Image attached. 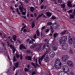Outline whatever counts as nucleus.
Listing matches in <instances>:
<instances>
[{"label": "nucleus", "mask_w": 75, "mask_h": 75, "mask_svg": "<svg viewBox=\"0 0 75 75\" xmlns=\"http://www.w3.org/2000/svg\"><path fill=\"white\" fill-rule=\"evenodd\" d=\"M63 75H69V74L67 73H65Z\"/></svg>", "instance_id": "obj_53"}, {"label": "nucleus", "mask_w": 75, "mask_h": 75, "mask_svg": "<svg viewBox=\"0 0 75 75\" xmlns=\"http://www.w3.org/2000/svg\"><path fill=\"white\" fill-rule=\"evenodd\" d=\"M36 34L38 37H39V36H40V32L39 31V30H37Z\"/></svg>", "instance_id": "obj_24"}, {"label": "nucleus", "mask_w": 75, "mask_h": 75, "mask_svg": "<svg viewBox=\"0 0 75 75\" xmlns=\"http://www.w3.org/2000/svg\"><path fill=\"white\" fill-rule=\"evenodd\" d=\"M50 57L51 58H53L55 57V52H54L53 51H52L50 52Z\"/></svg>", "instance_id": "obj_10"}, {"label": "nucleus", "mask_w": 75, "mask_h": 75, "mask_svg": "<svg viewBox=\"0 0 75 75\" xmlns=\"http://www.w3.org/2000/svg\"><path fill=\"white\" fill-rule=\"evenodd\" d=\"M34 15L36 17H37V14L36 13H35L34 14Z\"/></svg>", "instance_id": "obj_59"}, {"label": "nucleus", "mask_w": 75, "mask_h": 75, "mask_svg": "<svg viewBox=\"0 0 75 75\" xmlns=\"http://www.w3.org/2000/svg\"><path fill=\"white\" fill-rule=\"evenodd\" d=\"M58 24L55 23H54L52 25V27H53L54 28V29H56L57 27H58Z\"/></svg>", "instance_id": "obj_17"}, {"label": "nucleus", "mask_w": 75, "mask_h": 75, "mask_svg": "<svg viewBox=\"0 0 75 75\" xmlns=\"http://www.w3.org/2000/svg\"><path fill=\"white\" fill-rule=\"evenodd\" d=\"M64 75V73L63 71L60 72L59 74L58 75Z\"/></svg>", "instance_id": "obj_34"}, {"label": "nucleus", "mask_w": 75, "mask_h": 75, "mask_svg": "<svg viewBox=\"0 0 75 75\" xmlns=\"http://www.w3.org/2000/svg\"><path fill=\"white\" fill-rule=\"evenodd\" d=\"M30 41V39H27V40H26V42H29V41Z\"/></svg>", "instance_id": "obj_57"}, {"label": "nucleus", "mask_w": 75, "mask_h": 75, "mask_svg": "<svg viewBox=\"0 0 75 75\" xmlns=\"http://www.w3.org/2000/svg\"><path fill=\"white\" fill-rule=\"evenodd\" d=\"M53 51H57V47L54 46L52 48Z\"/></svg>", "instance_id": "obj_32"}, {"label": "nucleus", "mask_w": 75, "mask_h": 75, "mask_svg": "<svg viewBox=\"0 0 75 75\" xmlns=\"http://www.w3.org/2000/svg\"><path fill=\"white\" fill-rule=\"evenodd\" d=\"M62 40H63L65 42V41H66L67 40V39L68 38H67V36H64L62 38Z\"/></svg>", "instance_id": "obj_23"}, {"label": "nucleus", "mask_w": 75, "mask_h": 75, "mask_svg": "<svg viewBox=\"0 0 75 75\" xmlns=\"http://www.w3.org/2000/svg\"><path fill=\"white\" fill-rule=\"evenodd\" d=\"M26 31H26V29H24L23 30V32H26Z\"/></svg>", "instance_id": "obj_63"}, {"label": "nucleus", "mask_w": 75, "mask_h": 75, "mask_svg": "<svg viewBox=\"0 0 75 75\" xmlns=\"http://www.w3.org/2000/svg\"><path fill=\"white\" fill-rule=\"evenodd\" d=\"M32 41H33V42H34L35 41V40H34V39H32Z\"/></svg>", "instance_id": "obj_64"}, {"label": "nucleus", "mask_w": 75, "mask_h": 75, "mask_svg": "<svg viewBox=\"0 0 75 75\" xmlns=\"http://www.w3.org/2000/svg\"><path fill=\"white\" fill-rule=\"evenodd\" d=\"M38 60H37V59H36L35 60V63H34V62H33L31 63V64H32L35 68H37V67H40V66L38 65Z\"/></svg>", "instance_id": "obj_2"}, {"label": "nucleus", "mask_w": 75, "mask_h": 75, "mask_svg": "<svg viewBox=\"0 0 75 75\" xmlns=\"http://www.w3.org/2000/svg\"><path fill=\"white\" fill-rule=\"evenodd\" d=\"M52 22H48L47 23V25H52Z\"/></svg>", "instance_id": "obj_40"}, {"label": "nucleus", "mask_w": 75, "mask_h": 75, "mask_svg": "<svg viewBox=\"0 0 75 75\" xmlns=\"http://www.w3.org/2000/svg\"><path fill=\"white\" fill-rule=\"evenodd\" d=\"M72 14L75 16V9H74V11L72 12Z\"/></svg>", "instance_id": "obj_50"}, {"label": "nucleus", "mask_w": 75, "mask_h": 75, "mask_svg": "<svg viewBox=\"0 0 75 75\" xmlns=\"http://www.w3.org/2000/svg\"><path fill=\"white\" fill-rule=\"evenodd\" d=\"M35 27V22H33L32 24V28H33Z\"/></svg>", "instance_id": "obj_28"}, {"label": "nucleus", "mask_w": 75, "mask_h": 75, "mask_svg": "<svg viewBox=\"0 0 75 75\" xmlns=\"http://www.w3.org/2000/svg\"><path fill=\"white\" fill-rule=\"evenodd\" d=\"M16 36L15 35H14L13 37V39H11L10 40L12 42H13L14 41L13 40H14L15 41H16L17 40L16 39Z\"/></svg>", "instance_id": "obj_16"}, {"label": "nucleus", "mask_w": 75, "mask_h": 75, "mask_svg": "<svg viewBox=\"0 0 75 75\" xmlns=\"http://www.w3.org/2000/svg\"><path fill=\"white\" fill-rule=\"evenodd\" d=\"M72 11H73L72 10H70L68 11V13H72Z\"/></svg>", "instance_id": "obj_41"}, {"label": "nucleus", "mask_w": 75, "mask_h": 75, "mask_svg": "<svg viewBox=\"0 0 75 75\" xmlns=\"http://www.w3.org/2000/svg\"><path fill=\"white\" fill-rule=\"evenodd\" d=\"M32 42V41L30 40L29 42V44H30Z\"/></svg>", "instance_id": "obj_58"}, {"label": "nucleus", "mask_w": 75, "mask_h": 75, "mask_svg": "<svg viewBox=\"0 0 75 75\" xmlns=\"http://www.w3.org/2000/svg\"><path fill=\"white\" fill-rule=\"evenodd\" d=\"M70 18H74V16L73 15H70Z\"/></svg>", "instance_id": "obj_44"}, {"label": "nucleus", "mask_w": 75, "mask_h": 75, "mask_svg": "<svg viewBox=\"0 0 75 75\" xmlns=\"http://www.w3.org/2000/svg\"><path fill=\"white\" fill-rule=\"evenodd\" d=\"M44 2V0H41V4Z\"/></svg>", "instance_id": "obj_61"}, {"label": "nucleus", "mask_w": 75, "mask_h": 75, "mask_svg": "<svg viewBox=\"0 0 75 75\" xmlns=\"http://www.w3.org/2000/svg\"><path fill=\"white\" fill-rule=\"evenodd\" d=\"M44 60L45 62H48L50 61V57L48 56H46L44 57Z\"/></svg>", "instance_id": "obj_8"}, {"label": "nucleus", "mask_w": 75, "mask_h": 75, "mask_svg": "<svg viewBox=\"0 0 75 75\" xmlns=\"http://www.w3.org/2000/svg\"><path fill=\"white\" fill-rule=\"evenodd\" d=\"M55 64H62V63L61 62L60 59L59 58H57L55 60Z\"/></svg>", "instance_id": "obj_11"}, {"label": "nucleus", "mask_w": 75, "mask_h": 75, "mask_svg": "<svg viewBox=\"0 0 75 75\" xmlns=\"http://www.w3.org/2000/svg\"><path fill=\"white\" fill-rule=\"evenodd\" d=\"M43 14H44L43 13H42L41 14L39 15L38 16V17H37V20H38V18H40V17H41V16H42L43 15Z\"/></svg>", "instance_id": "obj_27"}, {"label": "nucleus", "mask_w": 75, "mask_h": 75, "mask_svg": "<svg viewBox=\"0 0 75 75\" xmlns=\"http://www.w3.org/2000/svg\"><path fill=\"white\" fill-rule=\"evenodd\" d=\"M22 1H25V2L26 3H28L30 2V0H22Z\"/></svg>", "instance_id": "obj_33"}, {"label": "nucleus", "mask_w": 75, "mask_h": 75, "mask_svg": "<svg viewBox=\"0 0 75 75\" xmlns=\"http://www.w3.org/2000/svg\"><path fill=\"white\" fill-rule=\"evenodd\" d=\"M20 3L22 7H21L20 6L19 9L21 11V12H22V14L23 15H24L25 16V14H26V10H25V9L23 8V2L21 1L20 2Z\"/></svg>", "instance_id": "obj_1"}, {"label": "nucleus", "mask_w": 75, "mask_h": 75, "mask_svg": "<svg viewBox=\"0 0 75 75\" xmlns=\"http://www.w3.org/2000/svg\"><path fill=\"white\" fill-rule=\"evenodd\" d=\"M58 0L59 3H62V0Z\"/></svg>", "instance_id": "obj_51"}, {"label": "nucleus", "mask_w": 75, "mask_h": 75, "mask_svg": "<svg viewBox=\"0 0 75 75\" xmlns=\"http://www.w3.org/2000/svg\"><path fill=\"white\" fill-rule=\"evenodd\" d=\"M52 19H53L54 20L56 19V17L54 15H52L51 18Z\"/></svg>", "instance_id": "obj_36"}, {"label": "nucleus", "mask_w": 75, "mask_h": 75, "mask_svg": "<svg viewBox=\"0 0 75 75\" xmlns=\"http://www.w3.org/2000/svg\"><path fill=\"white\" fill-rule=\"evenodd\" d=\"M16 11H17V12L19 14H20V12H19L18 11V8H17L16 9Z\"/></svg>", "instance_id": "obj_46"}, {"label": "nucleus", "mask_w": 75, "mask_h": 75, "mask_svg": "<svg viewBox=\"0 0 75 75\" xmlns=\"http://www.w3.org/2000/svg\"><path fill=\"white\" fill-rule=\"evenodd\" d=\"M68 45L66 43L62 45V48L63 50H66L68 49Z\"/></svg>", "instance_id": "obj_9"}, {"label": "nucleus", "mask_w": 75, "mask_h": 75, "mask_svg": "<svg viewBox=\"0 0 75 75\" xmlns=\"http://www.w3.org/2000/svg\"><path fill=\"white\" fill-rule=\"evenodd\" d=\"M60 6L61 8H62L63 10L64 11H67V9H66L65 8V7H66V5L65 4H60Z\"/></svg>", "instance_id": "obj_12"}, {"label": "nucleus", "mask_w": 75, "mask_h": 75, "mask_svg": "<svg viewBox=\"0 0 75 75\" xmlns=\"http://www.w3.org/2000/svg\"><path fill=\"white\" fill-rule=\"evenodd\" d=\"M50 29L51 30V32L52 33H54V30H53V28H52V27L51 26Z\"/></svg>", "instance_id": "obj_31"}, {"label": "nucleus", "mask_w": 75, "mask_h": 75, "mask_svg": "<svg viewBox=\"0 0 75 75\" xmlns=\"http://www.w3.org/2000/svg\"><path fill=\"white\" fill-rule=\"evenodd\" d=\"M59 42L60 44H64V43L65 42L62 39V38L61 39L59 40Z\"/></svg>", "instance_id": "obj_22"}, {"label": "nucleus", "mask_w": 75, "mask_h": 75, "mask_svg": "<svg viewBox=\"0 0 75 75\" xmlns=\"http://www.w3.org/2000/svg\"><path fill=\"white\" fill-rule=\"evenodd\" d=\"M27 68H28V69H30V68H31V66L30 65V64H28L27 65Z\"/></svg>", "instance_id": "obj_38"}, {"label": "nucleus", "mask_w": 75, "mask_h": 75, "mask_svg": "<svg viewBox=\"0 0 75 75\" xmlns=\"http://www.w3.org/2000/svg\"><path fill=\"white\" fill-rule=\"evenodd\" d=\"M62 58V62H66L69 59V56L67 55L63 56Z\"/></svg>", "instance_id": "obj_3"}, {"label": "nucleus", "mask_w": 75, "mask_h": 75, "mask_svg": "<svg viewBox=\"0 0 75 75\" xmlns=\"http://www.w3.org/2000/svg\"><path fill=\"white\" fill-rule=\"evenodd\" d=\"M67 64L70 67H73V63L70 60H68L67 61Z\"/></svg>", "instance_id": "obj_7"}, {"label": "nucleus", "mask_w": 75, "mask_h": 75, "mask_svg": "<svg viewBox=\"0 0 75 75\" xmlns=\"http://www.w3.org/2000/svg\"><path fill=\"white\" fill-rule=\"evenodd\" d=\"M18 65H19V62H17L16 63L15 65V67H16V68H18Z\"/></svg>", "instance_id": "obj_30"}, {"label": "nucleus", "mask_w": 75, "mask_h": 75, "mask_svg": "<svg viewBox=\"0 0 75 75\" xmlns=\"http://www.w3.org/2000/svg\"><path fill=\"white\" fill-rule=\"evenodd\" d=\"M25 59H28V61H31L32 59V58L31 56H26L25 57Z\"/></svg>", "instance_id": "obj_19"}, {"label": "nucleus", "mask_w": 75, "mask_h": 75, "mask_svg": "<svg viewBox=\"0 0 75 75\" xmlns=\"http://www.w3.org/2000/svg\"><path fill=\"white\" fill-rule=\"evenodd\" d=\"M33 72V70H32L30 71V72L31 74H32Z\"/></svg>", "instance_id": "obj_56"}, {"label": "nucleus", "mask_w": 75, "mask_h": 75, "mask_svg": "<svg viewBox=\"0 0 75 75\" xmlns=\"http://www.w3.org/2000/svg\"><path fill=\"white\" fill-rule=\"evenodd\" d=\"M61 65L62 63L60 64H55V67L57 69H61Z\"/></svg>", "instance_id": "obj_5"}, {"label": "nucleus", "mask_w": 75, "mask_h": 75, "mask_svg": "<svg viewBox=\"0 0 75 75\" xmlns=\"http://www.w3.org/2000/svg\"><path fill=\"white\" fill-rule=\"evenodd\" d=\"M59 35V34L57 33H55L54 34L53 36L54 38H56L58 35Z\"/></svg>", "instance_id": "obj_25"}, {"label": "nucleus", "mask_w": 75, "mask_h": 75, "mask_svg": "<svg viewBox=\"0 0 75 75\" xmlns=\"http://www.w3.org/2000/svg\"><path fill=\"white\" fill-rule=\"evenodd\" d=\"M27 54H29L30 53V50H27L26 51Z\"/></svg>", "instance_id": "obj_47"}, {"label": "nucleus", "mask_w": 75, "mask_h": 75, "mask_svg": "<svg viewBox=\"0 0 75 75\" xmlns=\"http://www.w3.org/2000/svg\"><path fill=\"white\" fill-rule=\"evenodd\" d=\"M16 58H19V57H20V55H19V54H16Z\"/></svg>", "instance_id": "obj_49"}, {"label": "nucleus", "mask_w": 75, "mask_h": 75, "mask_svg": "<svg viewBox=\"0 0 75 75\" xmlns=\"http://www.w3.org/2000/svg\"><path fill=\"white\" fill-rule=\"evenodd\" d=\"M30 11H31V12H33V11H34V8L33 7H31L30 8Z\"/></svg>", "instance_id": "obj_29"}, {"label": "nucleus", "mask_w": 75, "mask_h": 75, "mask_svg": "<svg viewBox=\"0 0 75 75\" xmlns=\"http://www.w3.org/2000/svg\"><path fill=\"white\" fill-rule=\"evenodd\" d=\"M44 56H43L41 58H40L38 60V63L39 65H41V62L43 60V58H44Z\"/></svg>", "instance_id": "obj_14"}, {"label": "nucleus", "mask_w": 75, "mask_h": 75, "mask_svg": "<svg viewBox=\"0 0 75 75\" xmlns=\"http://www.w3.org/2000/svg\"><path fill=\"white\" fill-rule=\"evenodd\" d=\"M10 47L11 48V49H14V47L13 46V45H10Z\"/></svg>", "instance_id": "obj_42"}, {"label": "nucleus", "mask_w": 75, "mask_h": 75, "mask_svg": "<svg viewBox=\"0 0 75 75\" xmlns=\"http://www.w3.org/2000/svg\"><path fill=\"white\" fill-rule=\"evenodd\" d=\"M67 32V31L65 30H64L60 34H61L62 35H64V34H65V33Z\"/></svg>", "instance_id": "obj_26"}, {"label": "nucleus", "mask_w": 75, "mask_h": 75, "mask_svg": "<svg viewBox=\"0 0 75 75\" xmlns=\"http://www.w3.org/2000/svg\"><path fill=\"white\" fill-rule=\"evenodd\" d=\"M33 38L35 39L37 38V35L36 34H35V35L33 36Z\"/></svg>", "instance_id": "obj_37"}, {"label": "nucleus", "mask_w": 75, "mask_h": 75, "mask_svg": "<svg viewBox=\"0 0 75 75\" xmlns=\"http://www.w3.org/2000/svg\"><path fill=\"white\" fill-rule=\"evenodd\" d=\"M46 14L48 17H50L52 16V14L50 12H46Z\"/></svg>", "instance_id": "obj_21"}, {"label": "nucleus", "mask_w": 75, "mask_h": 75, "mask_svg": "<svg viewBox=\"0 0 75 75\" xmlns=\"http://www.w3.org/2000/svg\"><path fill=\"white\" fill-rule=\"evenodd\" d=\"M20 59L21 60L23 59V56H22V54H21L20 55Z\"/></svg>", "instance_id": "obj_52"}, {"label": "nucleus", "mask_w": 75, "mask_h": 75, "mask_svg": "<svg viewBox=\"0 0 75 75\" xmlns=\"http://www.w3.org/2000/svg\"><path fill=\"white\" fill-rule=\"evenodd\" d=\"M69 68L67 66H64L63 67V71L65 72V73H67L69 71Z\"/></svg>", "instance_id": "obj_4"}, {"label": "nucleus", "mask_w": 75, "mask_h": 75, "mask_svg": "<svg viewBox=\"0 0 75 75\" xmlns=\"http://www.w3.org/2000/svg\"><path fill=\"white\" fill-rule=\"evenodd\" d=\"M37 47V45L36 44H34L31 46L30 47V49H33V48H36V47Z\"/></svg>", "instance_id": "obj_20"}, {"label": "nucleus", "mask_w": 75, "mask_h": 75, "mask_svg": "<svg viewBox=\"0 0 75 75\" xmlns=\"http://www.w3.org/2000/svg\"><path fill=\"white\" fill-rule=\"evenodd\" d=\"M20 49L21 50H22L23 49H25V50L26 49V48H25V47L23 44H22V45H21L20 47Z\"/></svg>", "instance_id": "obj_15"}, {"label": "nucleus", "mask_w": 75, "mask_h": 75, "mask_svg": "<svg viewBox=\"0 0 75 75\" xmlns=\"http://www.w3.org/2000/svg\"><path fill=\"white\" fill-rule=\"evenodd\" d=\"M30 16L31 17H34V16H33V14H30Z\"/></svg>", "instance_id": "obj_60"}, {"label": "nucleus", "mask_w": 75, "mask_h": 75, "mask_svg": "<svg viewBox=\"0 0 75 75\" xmlns=\"http://www.w3.org/2000/svg\"><path fill=\"white\" fill-rule=\"evenodd\" d=\"M33 59L34 60V61H35V60H36V59H35V57H33Z\"/></svg>", "instance_id": "obj_62"}, {"label": "nucleus", "mask_w": 75, "mask_h": 75, "mask_svg": "<svg viewBox=\"0 0 75 75\" xmlns=\"http://www.w3.org/2000/svg\"><path fill=\"white\" fill-rule=\"evenodd\" d=\"M36 74V73L35 72V71H34L32 72V74L31 75H34V74Z\"/></svg>", "instance_id": "obj_45"}, {"label": "nucleus", "mask_w": 75, "mask_h": 75, "mask_svg": "<svg viewBox=\"0 0 75 75\" xmlns=\"http://www.w3.org/2000/svg\"><path fill=\"white\" fill-rule=\"evenodd\" d=\"M22 17L23 18H24L25 19L26 18V16H22Z\"/></svg>", "instance_id": "obj_55"}, {"label": "nucleus", "mask_w": 75, "mask_h": 75, "mask_svg": "<svg viewBox=\"0 0 75 75\" xmlns=\"http://www.w3.org/2000/svg\"><path fill=\"white\" fill-rule=\"evenodd\" d=\"M48 31H49V29H47L45 30V32H46V33H48Z\"/></svg>", "instance_id": "obj_48"}, {"label": "nucleus", "mask_w": 75, "mask_h": 75, "mask_svg": "<svg viewBox=\"0 0 75 75\" xmlns=\"http://www.w3.org/2000/svg\"><path fill=\"white\" fill-rule=\"evenodd\" d=\"M72 2L71 1H69L67 2V6L71 8L72 7V4L71 3Z\"/></svg>", "instance_id": "obj_13"}, {"label": "nucleus", "mask_w": 75, "mask_h": 75, "mask_svg": "<svg viewBox=\"0 0 75 75\" xmlns=\"http://www.w3.org/2000/svg\"><path fill=\"white\" fill-rule=\"evenodd\" d=\"M75 41V38H72L69 39L68 40V42L70 44H72L73 42Z\"/></svg>", "instance_id": "obj_6"}, {"label": "nucleus", "mask_w": 75, "mask_h": 75, "mask_svg": "<svg viewBox=\"0 0 75 75\" xmlns=\"http://www.w3.org/2000/svg\"><path fill=\"white\" fill-rule=\"evenodd\" d=\"M24 71L25 72H26V71H27L28 72V69L27 68H25L24 69Z\"/></svg>", "instance_id": "obj_43"}, {"label": "nucleus", "mask_w": 75, "mask_h": 75, "mask_svg": "<svg viewBox=\"0 0 75 75\" xmlns=\"http://www.w3.org/2000/svg\"><path fill=\"white\" fill-rule=\"evenodd\" d=\"M69 52L71 54H74V52H73V51L72 50H70L69 51Z\"/></svg>", "instance_id": "obj_39"}, {"label": "nucleus", "mask_w": 75, "mask_h": 75, "mask_svg": "<svg viewBox=\"0 0 75 75\" xmlns=\"http://www.w3.org/2000/svg\"><path fill=\"white\" fill-rule=\"evenodd\" d=\"M43 8H44V6L42 5L41 6L40 9L43 10Z\"/></svg>", "instance_id": "obj_54"}, {"label": "nucleus", "mask_w": 75, "mask_h": 75, "mask_svg": "<svg viewBox=\"0 0 75 75\" xmlns=\"http://www.w3.org/2000/svg\"><path fill=\"white\" fill-rule=\"evenodd\" d=\"M41 48H42V45L40 44L39 45V46L38 47L36 48V50L37 51H40L41 49Z\"/></svg>", "instance_id": "obj_18"}, {"label": "nucleus", "mask_w": 75, "mask_h": 75, "mask_svg": "<svg viewBox=\"0 0 75 75\" xmlns=\"http://www.w3.org/2000/svg\"><path fill=\"white\" fill-rule=\"evenodd\" d=\"M13 60V62H16V61H17V59H16V58L15 56L14 57Z\"/></svg>", "instance_id": "obj_35"}]
</instances>
